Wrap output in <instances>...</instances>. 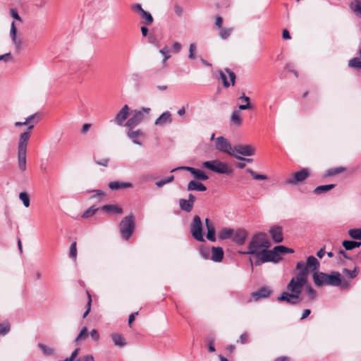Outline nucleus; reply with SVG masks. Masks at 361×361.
<instances>
[{"label":"nucleus","instance_id":"nucleus-40","mask_svg":"<svg viewBox=\"0 0 361 361\" xmlns=\"http://www.w3.org/2000/svg\"><path fill=\"white\" fill-rule=\"evenodd\" d=\"M348 235L353 239L361 240V228L350 229Z\"/></svg>","mask_w":361,"mask_h":361},{"label":"nucleus","instance_id":"nucleus-54","mask_svg":"<svg viewBox=\"0 0 361 361\" xmlns=\"http://www.w3.org/2000/svg\"><path fill=\"white\" fill-rule=\"evenodd\" d=\"M224 19L221 16H217L215 17L214 25L219 29L223 27Z\"/></svg>","mask_w":361,"mask_h":361},{"label":"nucleus","instance_id":"nucleus-13","mask_svg":"<svg viewBox=\"0 0 361 361\" xmlns=\"http://www.w3.org/2000/svg\"><path fill=\"white\" fill-rule=\"evenodd\" d=\"M310 175V171L307 168H303L291 175L286 180V183L289 185H296L298 183L304 181Z\"/></svg>","mask_w":361,"mask_h":361},{"label":"nucleus","instance_id":"nucleus-9","mask_svg":"<svg viewBox=\"0 0 361 361\" xmlns=\"http://www.w3.org/2000/svg\"><path fill=\"white\" fill-rule=\"evenodd\" d=\"M190 232L192 237L200 242L204 241L202 235V223L199 216L195 215L193 217L192 222L190 226Z\"/></svg>","mask_w":361,"mask_h":361},{"label":"nucleus","instance_id":"nucleus-55","mask_svg":"<svg viewBox=\"0 0 361 361\" xmlns=\"http://www.w3.org/2000/svg\"><path fill=\"white\" fill-rule=\"evenodd\" d=\"M343 273L347 274L351 279H354L357 276V269L355 268L353 270L343 269Z\"/></svg>","mask_w":361,"mask_h":361},{"label":"nucleus","instance_id":"nucleus-35","mask_svg":"<svg viewBox=\"0 0 361 361\" xmlns=\"http://www.w3.org/2000/svg\"><path fill=\"white\" fill-rule=\"evenodd\" d=\"M343 246L347 250H351L355 247H359L361 245V242L344 240L342 243Z\"/></svg>","mask_w":361,"mask_h":361},{"label":"nucleus","instance_id":"nucleus-56","mask_svg":"<svg viewBox=\"0 0 361 361\" xmlns=\"http://www.w3.org/2000/svg\"><path fill=\"white\" fill-rule=\"evenodd\" d=\"M79 351H80V348H76L71 354V357H68L66 359H65L63 361H73L74 360H75V358L78 357V354H79Z\"/></svg>","mask_w":361,"mask_h":361},{"label":"nucleus","instance_id":"nucleus-49","mask_svg":"<svg viewBox=\"0 0 361 361\" xmlns=\"http://www.w3.org/2000/svg\"><path fill=\"white\" fill-rule=\"evenodd\" d=\"M141 135L140 130H137L135 131L130 130L128 132V136L133 140L136 144L141 145L140 142L136 140V138Z\"/></svg>","mask_w":361,"mask_h":361},{"label":"nucleus","instance_id":"nucleus-19","mask_svg":"<svg viewBox=\"0 0 361 361\" xmlns=\"http://www.w3.org/2000/svg\"><path fill=\"white\" fill-rule=\"evenodd\" d=\"M270 235L275 243H281L283 240L282 228L279 226H274L269 230Z\"/></svg>","mask_w":361,"mask_h":361},{"label":"nucleus","instance_id":"nucleus-61","mask_svg":"<svg viewBox=\"0 0 361 361\" xmlns=\"http://www.w3.org/2000/svg\"><path fill=\"white\" fill-rule=\"evenodd\" d=\"M90 336L94 341H98L99 339V334L96 329H92L90 331Z\"/></svg>","mask_w":361,"mask_h":361},{"label":"nucleus","instance_id":"nucleus-62","mask_svg":"<svg viewBox=\"0 0 361 361\" xmlns=\"http://www.w3.org/2000/svg\"><path fill=\"white\" fill-rule=\"evenodd\" d=\"M11 16H12L14 19H16V20H18V21H20V22H22V19H21V18L19 16V15H18V12L16 11V10H15V9H13V8L11 9Z\"/></svg>","mask_w":361,"mask_h":361},{"label":"nucleus","instance_id":"nucleus-33","mask_svg":"<svg viewBox=\"0 0 361 361\" xmlns=\"http://www.w3.org/2000/svg\"><path fill=\"white\" fill-rule=\"evenodd\" d=\"M102 209L104 212H114V213H117V214H121L123 212L122 208L120 207H118L117 205H115V204L104 205L102 207Z\"/></svg>","mask_w":361,"mask_h":361},{"label":"nucleus","instance_id":"nucleus-34","mask_svg":"<svg viewBox=\"0 0 361 361\" xmlns=\"http://www.w3.org/2000/svg\"><path fill=\"white\" fill-rule=\"evenodd\" d=\"M359 54L360 58L355 57L349 61L348 65L353 68L361 69V46L359 49Z\"/></svg>","mask_w":361,"mask_h":361},{"label":"nucleus","instance_id":"nucleus-58","mask_svg":"<svg viewBox=\"0 0 361 361\" xmlns=\"http://www.w3.org/2000/svg\"><path fill=\"white\" fill-rule=\"evenodd\" d=\"M174 12L178 16L180 17L183 13V8L180 5L176 4L174 6Z\"/></svg>","mask_w":361,"mask_h":361},{"label":"nucleus","instance_id":"nucleus-12","mask_svg":"<svg viewBox=\"0 0 361 361\" xmlns=\"http://www.w3.org/2000/svg\"><path fill=\"white\" fill-rule=\"evenodd\" d=\"M219 73L224 87L228 88L235 85L236 75L234 72L228 68H224L220 70Z\"/></svg>","mask_w":361,"mask_h":361},{"label":"nucleus","instance_id":"nucleus-37","mask_svg":"<svg viewBox=\"0 0 361 361\" xmlns=\"http://www.w3.org/2000/svg\"><path fill=\"white\" fill-rule=\"evenodd\" d=\"M350 7L351 10L356 14H360L361 16V1L359 0H353L350 4Z\"/></svg>","mask_w":361,"mask_h":361},{"label":"nucleus","instance_id":"nucleus-27","mask_svg":"<svg viewBox=\"0 0 361 361\" xmlns=\"http://www.w3.org/2000/svg\"><path fill=\"white\" fill-rule=\"evenodd\" d=\"M206 226L207 229V238L211 241H215V228L209 219H205Z\"/></svg>","mask_w":361,"mask_h":361},{"label":"nucleus","instance_id":"nucleus-41","mask_svg":"<svg viewBox=\"0 0 361 361\" xmlns=\"http://www.w3.org/2000/svg\"><path fill=\"white\" fill-rule=\"evenodd\" d=\"M87 336H88L87 329L86 327H83L81 329L79 334L78 335V336L76 337V338L75 339V342L78 343L80 341L85 340L87 338Z\"/></svg>","mask_w":361,"mask_h":361},{"label":"nucleus","instance_id":"nucleus-48","mask_svg":"<svg viewBox=\"0 0 361 361\" xmlns=\"http://www.w3.org/2000/svg\"><path fill=\"white\" fill-rule=\"evenodd\" d=\"M274 252L278 257H281V255L287 253V247L283 245H278L274 248Z\"/></svg>","mask_w":361,"mask_h":361},{"label":"nucleus","instance_id":"nucleus-22","mask_svg":"<svg viewBox=\"0 0 361 361\" xmlns=\"http://www.w3.org/2000/svg\"><path fill=\"white\" fill-rule=\"evenodd\" d=\"M172 122L171 114L166 111L164 112L154 122L156 126H164Z\"/></svg>","mask_w":361,"mask_h":361},{"label":"nucleus","instance_id":"nucleus-2","mask_svg":"<svg viewBox=\"0 0 361 361\" xmlns=\"http://www.w3.org/2000/svg\"><path fill=\"white\" fill-rule=\"evenodd\" d=\"M313 280L317 286L324 285L338 286L341 283V274L336 271L332 272L331 274L323 272H314L313 274Z\"/></svg>","mask_w":361,"mask_h":361},{"label":"nucleus","instance_id":"nucleus-8","mask_svg":"<svg viewBox=\"0 0 361 361\" xmlns=\"http://www.w3.org/2000/svg\"><path fill=\"white\" fill-rule=\"evenodd\" d=\"M256 257L257 260L255 262L256 266H259L267 262H278L281 259V257H278V255L274 252V249L269 250L267 249L262 250Z\"/></svg>","mask_w":361,"mask_h":361},{"label":"nucleus","instance_id":"nucleus-15","mask_svg":"<svg viewBox=\"0 0 361 361\" xmlns=\"http://www.w3.org/2000/svg\"><path fill=\"white\" fill-rule=\"evenodd\" d=\"M235 153L242 156L249 157L255 154L256 149L251 145H237L234 147Z\"/></svg>","mask_w":361,"mask_h":361},{"label":"nucleus","instance_id":"nucleus-42","mask_svg":"<svg viewBox=\"0 0 361 361\" xmlns=\"http://www.w3.org/2000/svg\"><path fill=\"white\" fill-rule=\"evenodd\" d=\"M246 172L250 173L255 180H267V176L262 175V174H257V173H256L254 171H252L250 169H247Z\"/></svg>","mask_w":361,"mask_h":361},{"label":"nucleus","instance_id":"nucleus-39","mask_svg":"<svg viewBox=\"0 0 361 361\" xmlns=\"http://www.w3.org/2000/svg\"><path fill=\"white\" fill-rule=\"evenodd\" d=\"M345 171V168L340 166L335 169H331L326 172L325 176H333Z\"/></svg>","mask_w":361,"mask_h":361},{"label":"nucleus","instance_id":"nucleus-16","mask_svg":"<svg viewBox=\"0 0 361 361\" xmlns=\"http://www.w3.org/2000/svg\"><path fill=\"white\" fill-rule=\"evenodd\" d=\"M281 302H286L290 305H296L300 301V296L293 293L283 292L281 296L277 298Z\"/></svg>","mask_w":361,"mask_h":361},{"label":"nucleus","instance_id":"nucleus-7","mask_svg":"<svg viewBox=\"0 0 361 361\" xmlns=\"http://www.w3.org/2000/svg\"><path fill=\"white\" fill-rule=\"evenodd\" d=\"M319 268V262L314 256H309L307 258L306 264L303 261L298 262L296 264V269L299 271H303L305 276L308 278L310 271L317 272Z\"/></svg>","mask_w":361,"mask_h":361},{"label":"nucleus","instance_id":"nucleus-26","mask_svg":"<svg viewBox=\"0 0 361 361\" xmlns=\"http://www.w3.org/2000/svg\"><path fill=\"white\" fill-rule=\"evenodd\" d=\"M111 337L115 345L122 348L126 345V339L121 334L114 333Z\"/></svg>","mask_w":361,"mask_h":361},{"label":"nucleus","instance_id":"nucleus-11","mask_svg":"<svg viewBox=\"0 0 361 361\" xmlns=\"http://www.w3.org/2000/svg\"><path fill=\"white\" fill-rule=\"evenodd\" d=\"M216 148L221 152L226 153L233 157L235 156L234 147H232L230 142L222 136L216 138Z\"/></svg>","mask_w":361,"mask_h":361},{"label":"nucleus","instance_id":"nucleus-52","mask_svg":"<svg viewBox=\"0 0 361 361\" xmlns=\"http://www.w3.org/2000/svg\"><path fill=\"white\" fill-rule=\"evenodd\" d=\"M10 331V324L8 322L0 324V334L5 335Z\"/></svg>","mask_w":361,"mask_h":361},{"label":"nucleus","instance_id":"nucleus-20","mask_svg":"<svg viewBox=\"0 0 361 361\" xmlns=\"http://www.w3.org/2000/svg\"><path fill=\"white\" fill-rule=\"evenodd\" d=\"M247 237V233L244 229H238L233 233V240L240 245H242L245 243V239Z\"/></svg>","mask_w":361,"mask_h":361},{"label":"nucleus","instance_id":"nucleus-43","mask_svg":"<svg viewBox=\"0 0 361 361\" xmlns=\"http://www.w3.org/2000/svg\"><path fill=\"white\" fill-rule=\"evenodd\" d=\"M19 198L23 201L25 207H28L30 206V197L27 192H20L19 195Z\"/></svg>","mask_w":361,"mask_h":361},{"label":"nucleus","instance_id":"nucleus-60","mask_svg":"<svg viewBox=\"0 0 361 361\" xmlns=\"http://www.w3.org/2000/svg\"><path fill=\"white\" fill-rule=\"evenodd\" d=\"M196 49V46L195 44H191L190 45V49H189V58L191 59H195V55H194V51H195Z\"/></svg>","mask_w":361,"mask_h":361},{"label":"nucleus","instance_id":"nucleus-46","mask_svg":"<svg viewBox=\"0 0 361 361\" xmlns=\"http://www.w3.org/2000/svg\"><path fill=\"white\" fill-rule=\"evenodd\" d=\"M76 242H73L70 247L69 256L73 258L74 260L77 258V247H76Z\"/></svg>","mask_w":361,"mask_h":361},{"label":"nucleus","instance_id":"nucleus-53","mask_svg":"<svg viewBox=\"0 0 361 361\" xmlns=\"http://www.w3.org/2000/svg\"><path fill=\"white\" fill-rule=\"evenodd\" d=\"M249 338V334L247 332H244L240 335L239 340H238L237 342H239L241 344H245L248 341Z\"/></svg>","mask_w":361,"mask_h":361},{"label":"nucleus","instance_id":"nucleus-24","mask_svg":"<svg viewBox=\"0 0 361 361\" xmlns=\"http://www.w3.org/2000/svg\"><path fill=\"white\" fill-rule=\"evenodd\" d=\"M187 189L188 191L196 190V191L204 192L207 190V188L202 183L193 180H190L188 183Z\"/></svg>","mask_w":361,"mask_h":361},{"label":"nucleus","instance_id":"nucleus-30","mask_svg":"<svg viewBox=\"0 0 361 361\" xmlns=\"http://www.w3.org/2000/svg\"><path fill=\"white\" fill-rule=\"evenodd\" d=\"M219 30V36L222 39H227L233 32V27H221L218 30Z\"/></svg>","mask_w":361,"mask_h":361},{"label":"nucleus","instance_id":"nucleus-1","mask_svg":"<svg viewBox=\"0 0 361 361\" xmlns=\"http://www.w3.org/2000/svg\"><path fill=\"white\" fill-rule=\"evenodd\" d=\"M271 243L264 233H258L251 239L248 245V251L246 254L258 255L262 250L267 249L270 247Z\"/></svg>","mask_w":361,"mask_h":361},{"label":"nucleus","instance_id":"nucleus-29","mask_svg":"<svg viewBox=\"0 0 361 361\" xmlns=\"http://www.w3.org/2000/svg\"><path fill=\"white\" fill-rule=\"evenodd\" d=\"M335 186L336 185L334 184L319 185L314 188V193L316 195H320L331 190V189L334 188Z\"/></svg>","mask_w":361,"mask_h":361},{"label":"nucleus","instance_id":"nucleus-3","mask_svg":"<svg viewBox=\"0 0 361 361\" xmlns=\"http://www.w3.org/2000/svg\"><path fill=\"white\" fill-rule=\"evenodd\" d=\"M31 134L24 132L20 135L18 146V166L22 171L26 170L27 145Z\"/></svg>","mask_w":361,"mask_h":361},{"label":"nucleus","instance_id":"nucleus-10","mask_svg":"<svg viewBox=\"0 0 361 361\" xmlns=\"http://www.w3.org/2000/svg\"><path fill=\"white\" fill-rule=\"evenodd\" d=\"M150 108H142L141 110L135 111L133 115L127 121L126 126L128 127H134L139 124L145 117L150 113Z\"/></svg>","mask_w":361,"mask_h":361},{"label":"nucleus","instance_id":"nucleus-45","mask_svg":"<svg viewBox=\"0 0 361 361\" xmlns=\"http://www.w3.org/2000/svg\"><path fill=\"white\" fill-rule=\"evenodd\" d=\"M38 347L42 350L44 355H51L54 353V350L49 346L44 344L39 343Z\"/></svg>","mask_w":361,"mask_h":361},{"label":"nucleus","instance_id":"nucleus-47","mask_svg":"<svg viewBox=\"0 0 361 361\" xmlns=\"http://www.w3.org/2000/svg\"><path fill=\"white\" fill-rule=\"evenodd\" d=\"M173 180H174V176H170L168 178H166L161 179L159 181H157L156 183V185L158 188H161V187L164 186L165 184L172 182Z\"/></svg>","mask_w":361,"mask_h":361},{"label":"nucleus","instance_id":"nucleus-32","mask_svg":"<svg viewBox=\"0 0 361 361\" xmlns=\"http://www.w3.org/2000/svg\"><path fill=\"white\" fill-rule=\"evenodd\" d=\"M179 206L183 211L186 212H190L193 208V204L185 199H180Z\"/></svg>","mask_w":361,"mask_h":361},{"label":"nucleus","instance_id":"nucleus-6","mask_svg":"<svg viewBox=\"0 0 361 361\" xmlns=\"http://www.w3.org/2000/svg\"><path fill=\"white\" fill-rule=\"evenodd\" d=\"M135 220L133 215L125 216L119 224V230L121 237L127 240L135 230Z\"/></svg>","mask_w":361,"mask_h":361},{"label":"nucleus","instance_id":"nucleus-18","mask_svg":"<svg viewBox=\"0 0 361 361\" xmlns=\"http://www.w3.org/2000/svg\"><path fill=\"white\" fill-rule=\"evenodd\" d=\"M128 114L129 107L127 104H126L116 114L114 121L117 125L121 126L123 124V121L128 118Z\"/></svg>","mask_w":361,"mask_h":361},{"label":"nucleus","instance_id":"nucleus-57","mask_svg":"<svg viewBox=\"0 0 361 361\" xmlns=\"http://www.w3.org/2000/svg\"><path fill=\"white\" fill-rule=\"evenodd\" d=\"M131 9L133 11L138 13L139 14H140L144 11V9L142 8V6L140 4H135L132 5Z\"/></svg>","mask_w":361,"mask_h":361},{"label":"nucleus","instance_id":"nucleus-63","mask_svg":"<svg viewBox=\"0 0 361 361\" xmlns=\"http://www.w3.org/2000/svg\"><path fill=\"white\" fill-rule=\"evenodd\" d=\"M137 314H138V312H135L129 315L128 326L130 327H131L132 323L135 321V316H137Z\"/></svg>","mask_w":361,"mask_h":361},{"label":"nucleus","instance_id":"nucleus-36","mask_svg":"<svg viewBox=\"0 0 361 361\" xmlns=\"http://www.w3.org/2000/svg\"><path fill=\"white\" fill-rule=\"evenodd\" d=\"M231 120L234 124L240 126L242 124L241 114L240 111H233L231 116Z\"/></svg>","mask_w":361,"mask_h":361},{"label":"nucleus","instance_id":"nucleus-38","mask_svg":"<svg viewBox=\"0 0 361 361\" xmlns=\"http://www.w3.org/2000/svg\"><path fill=\"white\" fill-rule=\"evenodd\" d=\"M233 235V230L231 228L222 229L219 234V238L221 240L230 238Z\"/></svg>","mask_w":361,"mask_h":361},{"label":"nucleus","instance_id":"nucleus-28","mask_svg":"<svg viewBox=\"0 0 361 361\" xmlns=\"http://www.w3.org/2000/svg\"><path fill=\"white\" fill-rule=\"evenodd\" d=\"M238 99L240 100L243 103H244L239 105L238 108L240 110H247L251 109V105L250 102V99L249 97L246 96L245 93H243Z\"/></svg>","mask_w":361,"mask_h":361},{"label":"nucleus","instance_id":"nucleus-64","mask_svg":"<svg viewBox=\"0 0 361 361\" xmlns=\"http://www.w3.org/2000/svg\"><path fill=\"white\" fill-rule=\"evenodd\" d=\"M109 159L103 158V159H101L100 160L97 161L96 162L98 165H101L103 166H107L109 164Z\"/></svg>","mask_w":361,"mask_h":361},{"label":"nucleus","instance_id":"nucleus-44","mask_svg":"<svg viewBox=\"0 0 361 361\" xmlns=\"http://www.w3.org/2000/svg\"><path fill=\"white\" fill-rule=\"evenodd\" d=\"M99 209V208H96L94 207H91L89 209H87L82 215V218H89L92 216H93L96 212Z\"/></svg>","mask_w":361,"mask_h":361},{"label":"nucleus","instance_id":"nucleus-17","mask_svg":"<svg viewBox=\"0 0 361 361\" xmlns=\"http://www.w3.org/2000/svg\"><path fill=\"white\" fill-rule=\"evenodd\" d=\"M271 293L272 290L269 288L262 287L258 290L252 293L251 297L254 300L257 301L259 299L268 298Z\"/></svg>","mask_w":361,"mask_h":361},{"label":"nucleus","instance_id":"nucleus-51","mask_svg":"<svg viewBox=\"0 0 361 361\" xmlns=\"http://www.w3.org/2000/svg\"><path fill=\"white\" fill-rule=\"evenodd\" d=\"M306 291L309 295L310 300H312L317 297L316 290L312 288L310 286H306Z\"/></svg>","mask_w":361,"mask_h":361},{"label":"nucleus","instance_id":"nucleus-4","mask_svg":"<svg viewBox=\"0 0 361 361\" xmlns=\"http://www.w3.org/2000/svg\"><path fill=\"white\" fill-rule=\"evenodd\" d=\"M307 281V277L303 271H299L295 277L291 279L287 285V290L290 293L297 294L300 296L302 288L305 286Z\"/></svg>","mask_w":361,"mask_h":361},{"label":"nucleus","instance_id":"nucleus-59","mask_svg":"<svg viewBox=\"0 0 361 361\" xmlns=\"http://www.w3.org/2000/svg\"><path fill=\"white\" fill-rule=\"evenodd\" d=\"M76 361H94L92 355H85L80 357Z\"/></svg>","mask_w":361,"mask_h":361},{"label":"nucleus","instance_id":"nucleus-21","mask_svg":"<svg viewBox=\"0 0 361 361\" xmlns=\"http://www.w3.org/2000/svg\"><path fill=\"white\" fill-rule=\"evenodd\" d=\"M16 34H17V29H16L15 23L13 22L11 25L10 35H11L12 42L15 44L16 49L20 50L21 49L22 40L20 39L17 38Z\"/></svg>","mask_w":361,"mask_h":361},{"label":"nucleus","instance_id":"nucleus-14","mask_svg":"<svg viewBox=\"0 0 361 361\" xmlns=\"http://www.w3.org/2000/svg\"><path fill=\"white\" fill-rule=\"evenodd\" d=\"M176 170H185V171H188L190 172L197 180H207L209 178V176L207 175H206L205 173L203 171H202L200 169H195L193 167H190V166H181V167H178L177 169H172L171 172H173V171H175Z\"/></svg>","mask_w":361,"mask_h":361},{"label":"nucleus","instance_id":"nucleus-25","mask_svg":"<svg viewBox=\"0 0 361 361\" xmlns=\"http://www.w3.org/2000/svg\"><path fill=\"white\" fill-rule=\"evenodd\" d=\"M109 188L112 190H118L120 189L128 188L133 186L130 183H125L121 181H112L108 185Z\"/></svg>","mask_w":361,"mask_h":361},{"label":"nucleus","instance_id":"nucleus-50","mask_svg":"<svg viewBox=\"0 0 361 361\" xmlns=\"http://www.w3.org/2000/svg\"><path fill=\"white\" fill-rule=\"evenodd\" d=\"M86 294H87V296L88 298V301H87V303L86 305L87 310L83 314L84 318L86 317L87 316V314H89L90 309H91V305H92V298H91V295H90V292L88 290H86Z\"/></svg>","mask_w":361,"mask_h":361},{"label":"nucleus","instance_id":"nucleus-5","mask_svg":"<svg viewBox=\"0 0 361 361\" xmlns=\"http://www.w3.org/2000/svg\"><path fill=\"white\" fill-rule=\"evenodd\" d=\"M202 167L219 174H228L231 173V168L226 163L218 159L204 161Z\"/></svg>","mask_w":361,"mask_h":361},{"label":"nucleus","instance_id":"nucleus-23","mask_svg":"<svg viewBox=\"0 0 361 361\" xmlns=\"http://www.w3.org/2000/svg\"><path fill=\"white\" fill-rule=\"evenodd\" d=\"M224 258V250L220 247H212V260L219 262H221Z\"/></svg>","mask_w":361,"mask_h":361},{"label":"nucleus","instance_id":"nucleus-31","mask_svg":"<svg viewBox=\"0 0 361 361\" xmlns=\"http://www.w3.org/2000/svg\"><path fill=\"white\" fill-rule=\"evenodd\" d=\"M141 18L144 20L143 21V23L146 25V26H149V25H151L154 21V18L152 17V16L147 11H143L140 14Z\"/></svg>","mask_w":361,"mask_h":361}]
</instances>
